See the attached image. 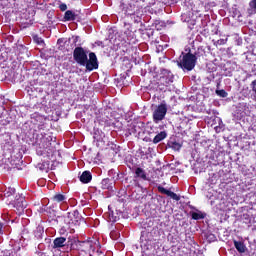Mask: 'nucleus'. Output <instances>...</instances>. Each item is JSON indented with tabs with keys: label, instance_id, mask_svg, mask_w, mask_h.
<instances>
[{
	"label": "nucleus",
	"instance_id": "obj_6",
	"mask_svg": "<svg viewBox=\"0 0 256 256\" xmlns=\"http://www.w3.org/2000/svg\"><path fill=\"white\" fill-rule=\"evenodd\" d=\"M12 205L13 208L16 209L18 215H22V213L25 211V208L27 207V201H25V197H23V195L18 194L16 195Z\"/></svg>",
	"mask_w": 256,
	"mask_h": 256
},
{
	"label": "nucleus",
	"instance_id": "obj_5",
	"mask_svg": "<svg viewBox=\"0 0 256 256\" xmlns=\"http://www.w3.org/2000/svg\"><path fill=\"white\" fill-rule=\"evenodd\" d=\"M166 115H167V104L166 103H161L153 111V121H154V123H159V121H163V119H165Z\"/></svg>",
	"mask_w": 256,
	"mask_h": 256
},
{
	"label": "nucleus",
	"instance_id": "obj_32",
	"mask_svg": "<svg viewBox=\"0 0 256 256\" xmlns=\"http://www.w3.org/2000/svg\"><path fill=\"white\" fill-rule=\"evenodd\" d=\"M174 149H181V146L179 143H174Z\"/></svg>",
	"mask_w": 256,
	"mask_h": 256
},
{
	"label": "nucleus",
	"instance_id": "obj_18",
	"mask_svg": "<svg viewBox=\"0 0 256 256\" xmlns=\"http://www.w3.org/2000/svg\"><path fill=\"white\" fill-rule=\"evenodd\" d=\"M234 247L237 249L238 253H245V244L241 241H234Z\"/></svg>",
	"mask_w": 256,
	"mask_h": 256
},
{
	"label": "nucleus",
	"instance_id": "obj_7",
	"mask_svg": "<svg viewBox=\"0 0 256 256\" xmlns=\"http://www.w3.org/2000/svg\"><path fill=\"white\" fill-rule=\"evenodd\" d=\"M157 189L159 193H162V195H167V197H170L174 201H181V196L177 195L175 192L167 190L161 185L157 186Z\"/></svg>",
	"mask_w": 256,
	"mask_h": 256
},
{
	"label": "nucleus",
	"instance_id": "obj_21",
	"mask_svg": "<svg viewBox=\"0 0 256 256\" xmlns=\"http://www.w3.org/2000/svg\"><path fill=\"white\" fill-rule=\"evenodd\" d=\"M43 233H45V230L41 226H38L34 231V235L37 239H41V237H43Z\"/></svg>",
	"mask_w": 256,
	"mask_h": 256
},
{
	"label": "nucleus",
	"instance_id": "obj_23",
	"mask_svg": "<svg viewBox=\"0 0 256 256\" xmlns=\"http://www.w3.org/2000/svg\"><path fill=\"white\" fill-rule=\"evenodd\" d=\"M11 195H15V188L9 187L7 190H5L4 197H11Z\"/></svg>",
	"mask_w": 256,
	"mask_h": 256
},
{
	"label": "nucleus",
	"instance_id": "obj_35",
	"mask_svg": "<svg viewBox=\"0 0 256 256\" xmlns=\"http://www.w3.org/2000/svg\"><path fill=\"white\" fill-rule=\"evenodd\" d=\"M61 233H65V228L63 227L61 230H60Z\"/></svg>",
	"mask_w": 256,
	"mask_h": 256
},
{
	"label": "nucleus",
	"instance_id": "obj_12",
	"mask_svg": "<svg viewBox=\"0 0 256 256\" xmlns=\"http://www.w3.org/2000/svg\"><path fill=\"white\" fill-rule=\"evenodd\" d=\"M91 179H93V175L89 171H84L80 175V181L81 183H91Z\"/></svg>",
	"mask_w": 256,
	"mask_h": 256
},
{
	"label": "nucleus",
	"instance_id": "obj_19",
	"mask_svg": "<svg viewBox=\"0 0 256 256\" xmlns=\"http://www.w3.org/2000/svg\"><path fill=\"white\" fill-rule=\"evenodd\" d=\"M135 175L136 177H140V179L147 181V174L145 173V170H143V168H136Z\"/></svg>",
	"mask_w": 256,
	"mask_h": 256
},
{
	"label": "nucleus",
	"instance_id": "obj_16",
	"mask_svg": "<svg viewBox=\"0 0 256 256\" xmlns=\"http://www.w3.org/2000/svg\"><path fill=\"white\" fill-rule=\"evenodd\" d=\"M64 19L66 21H75L77 19V14L73 10H67L64 14Z\"/></svg>",
	"mask_w": 256,
	"mask_h": 256
},
{
	"label": "nucleus",
	"instance_id": "obj_30",
	"mask_svg": "<svg viewBox=\"0 0 256 256\" xmlns=\"http://www.w3.org/2000/svg\"><path fill=\"white\" fill-rule=\"evenodd\" d=\"M59 8L61 11H67V4H61Z\"/></svg>",
	"mask_w": 256,
	"mask_h": 256
},
{
	"label": "nucleus",
	"instance_id": "obj_34",
	"mask_svg": "<svg viewBox=\"0 0 256 256\" xmlns=\"http://www.w3.org/2000/svg\"><path fill=\"white\" fill-rule=\"evenodd\" d=\"M27 232V230H24L23 233H22V239H25V233Z\"/></svg>",
	"mask_w": 256,
	"mask_h": 256
},
{
	"label": "nucleus",
	"instance_id": "obj_10",
	"mask_svg": "<svg viewBox=\"0 0 256 256\" xmlns=\"http://www.w3.org/2000/svg\"><path fill=\"white\" fill-rule=\"evenodd\" d=\"M161 79L162 81H164V83H166V85H169V83H173V79H174V76H173V73H171V71L167 70V69H163L161 71Z\"/></svg>",
	"mask_w": 256,
	"mask_h": 256
},
{
	"label": "nucleus",
	"instance_id": "obj_9",
	"mask_svg": "<svg viewBox=\"0 0 256 256\" xmlns=\"http://www.w3.org/2000/svg\"><path fill=\"white\" fill-rule=\"evenodd\" d=\"M55 140L53 141L52 136H47L42 138V147L44 149H49L53 153V147H55Z\"/></svg>",
	"mask_w": 256,
	"mask_h": 256
},
{
	"label": "nucleus",
	"instance_id": "obj_33",
	"mask_svg": "<svg viewBox=\"0 0 256 256\" xmlns=\"http://www.w3.org/2000/svg\"><path fill=\"white\" fill-rule=\"evenodd\" d=\"M3 234V223H0V235Z\"/></svg>",
	"mask_w": 256,
	"mask_h": 256
},
{
	"label": "nucleus",
	"instance_id": "obj_22",
	"mask_svg": "<svg viewBox=\"0 0 256 256\" xmlns=\"http://www.w3.org/2000/svg\"><path fill=\"white\" fill-rule=\"evenodd\" d=\"M108 217L111 223H116V221H119V216H116L115 213H113V211L109 212Z\"/></svg>",
	"mask_w": 256,
	"mask_h": 256
},
{
	"label": "nucleus",
	"instance_id": "obj_8",
	"mask_svg": "<svg viewBox=\"0 0 256 256\" xmlns=\"http://www.w3.org/2000/svg\"><path fill=\"white\" fill-rule=\"evenodd\" d=\"M53 243L54 249H60L62 247H71L72 241H67V238L65 237H58L54 239Z\"/></svg>",
	"mask_w": 256,
	"mask_h": 256
},
{
	"label": "nucleus",
	"instance_id": "obj_36",
	"mask_svg": "<svg viewBox=\"0 0 256 256\" xmlns=\"http://www.w3.org/2000/svg\"><path fill=\"white\" fill-rule=\"evenodd\" d=\"M38 154H39V155H43V152H40V153L38 152Z\"/></svg>",
	"mask_w": 256,
	"mask_h": 256
},
{
	"label": "nucleus",
	"instance_id": "obj_11",
	"mask_svg": "<svg viewBox=\"0 0 256 256\" xmlns=\"http://www.w3.org/2000/svg\"><path fill=\"white\" fill-rule=\"evenodd\" d=\"M67 218L70 219L72 223H79V221L82 219L81 214H79V210L68 212Z\"/></svg>",
	"mask_w": 256,
	"mask_h": 256
},
{
	"label": "nucleus",
	"instance_id": "obj_37",
	"mask_svg": "<svg viewBox=\"0 0 256 256\" xmlns=\"http://www.w3.org/2000/svg\"><path fill=\"white\" fill-rule=\"evenodd\" d=\"M143 237H144V235L142 234V236H141V240L143 241Z\"/></svg>",
	"mask_w": 256,
	"mask_h": 256
},
{
	"label": "nucleus",
	"instance_id": "obj_28",
	"mask_svg": "<svg viewBox=\"0 0 256 256\" xmlns=\"http://www.w3.org/2000/svg\"><path fill=\"white\" fill-rule=\"evenodd\" d=\"M56 223H59V222H62V221H67V219L65 218V216H58L57 218H56Z\"/></svg>",
	"mask_w": 256,
	"mask_h": 256
},
{
	"label": "nucleus",
	"instance_id": "obj_31",
	"mask_svg": "<svg viewBox=\"0 0 256 256\" xmlns=\"http://www.w3.org/2000/svg\"><path fill=\"white\" fill-rule=\"evenodd\" d=\"M209 241H215V234L208 235Z\"/></svg>",
	"mask_w": 256,
	"mask_h": 256
},
{
	"label": "nucleus",
	"instance_id": "obj_14",
	"mask_svg": "<svg viewBox=\"0 0 256 256\" xmlns=\"http://www.w3.org/2000/svg\"><path fill=\"white\" fill-rule=\"evenodd\" d=\"M102 189H108L109 191L113 190V180L106 178L101 182Z\"/></svg>",
	"mask_w": 256,
	"mask_h": 256
},
{
	"label": "nucleus",
	"instance_id": "obj_20",
	"mask_svg": "<svg viewBox=\"0 0 256 256\" xmlns=\"http://www.w3.org/2000/svg\"><path fill=\"white\" fill-rule=\"evenodd\" d=\"M67 198L63 194H56L52 197V200L56 203H64Z\"/></svg>",
	"mask_w": 256,
	"mask_h": 256
},
{
	"label": "nucleus",
	"instance_id": "obj_13",
	"mask_svg": "<svg viewBox=\"0 0 256 256\" xmlns=\"http://www.w3.org/2000/svg\"><path fill=\"white\" fill-rule=\"evenodd\" d=\"M256 14V0H252L249 2V7L247 8V15L251 17Z\"/></svg>",
	"mask_w": 256,
	"mask_h": 256
},
{
	"label": "nucleus",
	"instance_id": "obj_25",
	"mask_svg": "<svg viewBox=\"0 0 256 256\" xmlns=\"http://www.w3.org/2000/svg\"><path fill=\"white\" fill-rule=\"evenodd\" d=\"M250 87L254 93V101H256V79L251 82Z\"/></svg>",
	"mask_w": 256,
	"mask_h": 256
},
{
	"label": "nucleus",
	"instance_id": "obj_29",
	"mask_svg": "<svg viewBox=\"0 0 256 256\" xmlns=\"http://www.w3.org/2000/svg\"><path fill=\"white\" fill-rule=\"evenodd\" d=\"M34 41H36V43L38 44V45H42V43H44V41L42 40V38H40V37H34Z\"/></svg>",
	"mask_w": 256,
	"mask_h": 256
},
{
	"label": "nucleus",
	"instance_id": "obj_2",
	"mask_svg": "<svg viewBox=\"0 0 256 256\" xmlns=\"http://www.w3.org/2000/svg\"><path fill=\"white\" fill-rule=\"evenodd\" d=\"M151 5V0H130V3L124 8L126 15H141L142 9H147Z\"/></svg>",
	"mask_w": 256,
	"mask_h": 256
},
{
	"label": "nucleus",
	"instance_id": "obj_15",
	"mask_svg": "<svg viewBox=\"0 0 256 256\" xmlns=\"http://www.w3.org/2000/svg\"><path fill=\"white\" fill-rule=\"evenodd\" d=\"M163 139H167V132L162 131L160 133H158L154 139H153V143L155 145H157V143H161V141H163Z\"/></svg>",
	"mask_w": 256,
	"mask_h": 256
},
{
	"label": "nucleus",
	"instance_id": "obj_24",
	"mask_svg": "<svg viewBox=\"0 0 256 256\" xmlns=\"http://www.w3.org/2000/svg\"><path fill=\"white\" fill-rule=\"evenodd\" d=\"M38 169H40V171H47V169H49V164L48 163H40V164H38Z\"/></svg>",
	"mask_w": 256,
	"mask_h": 256
},
{
	"label": "nucleus",
	"instance_id": "obj_4",
	"mask_svg": "<svg viewBox=\"0 0 256 256\" xmlns=\"http://www.w3.org/2000/svg\"><path fill=\"white\" fill-rule=\"evenodd\" d=\"M70 249H74L76 251H81L82 253H88L90 256L99 255L101 252L99 250L95 251V247L91 242L88 241H77L74 240L71 242Z\"/></svg>",
	"mask_w": 256,
	"mask_h": 256
},
{
	"label": "nucleus",
	"instance_id": "obj_27",
	"mask_svg": "<svg viewBox=\"0 0 256 256\" xmlns=\"http://www.w3.org/2000/svg\"><path fill=\"white\" fill-rule=\"evenodd\" d=\"M110 237L115 240V239H117V237H119V233L116 231H112L110 233Z\"/></svg>",
	"mask_w": 256,
	"mask_h": 256
},
{
	"label": "nucleus",
	"instance_id": "obj_3",
	"mask_svg": "<svg viewBox=\"0 0 256 256\" xmlns=\"http://www.w3.org/2000/svg\"><path fill=\"white\" fill-rule=\"evenodd\" d=\"M177 65L183 71H193L197 65V56L191 52L183 53L177 60Z\"/></svg>",
	"mask_w": 256,
	"mask_h": 256
},
{
	"label": "nucleus",
	"instance_id": "obj_17",
	"mask_svg": "<svg viewBox=\"0 0 256 256\" xmlns=\"http://www.w3.org/2000/svg\"><path fill=\"white\" fill-rule=\"evenodd\" d=\"M191 217L195 221H199L200 219H205V217H207V214L197 210L196 212L191 213Z\"/></svg>",
	"mask_w": 256,
	"mask_h": 256
},
{
	"label": "nucleus",
	"instance_id": "obj_1",
	"mask_svg": "<svg viewBox=\"0 0 256 256\" xmlns=\"http://www.w3.org/2000/svg\"><path fill=\"white\" fill-rule=\"evenodd\" d=\"M74 61L82 67H86L88 71H93V69H99V62H97V55L94 52L89 54L87 57V52L82 47H76L73 52Z\"/></svg>",
	"mask_w": 256,
	"mask_h": 256
},
{
	"label": "nucleus",
	"instance_id": "obj_26",
	"mask_svg": "<svg viewBox=\"0 0 256 256\" xmlns=\"http://www.w3.org/2000/svg\"><path fill=\"white\" fill-rule=\"evenodd\" d=\"M216 95H218V97H227V91H225L224 89L222 90H216Z\"/></svg>",
	"mask_w": 256,
	"mask_h": 256
}]
</instances>
